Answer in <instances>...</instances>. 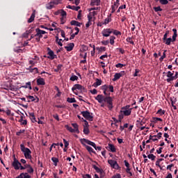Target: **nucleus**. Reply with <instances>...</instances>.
I'll return each instance as SVG.
<instances>
[{
    "mask_svg": "<svg viewBox=\"0 0 178 178\" xmlns=\"http://www.w3.org/2000/svg\"><path fill=\"white\" fill-rule=\"evenodd\" d=\"M52 162H54L55 166H58V162H59V159L56 157L51 158Z\"/></svg>",
    "mask_w": 178,
    "mask_h": 178,
    "instance_id": "c03bdc74",
    "label": "nucleus"
},
{
    "mask_svg": "<svg viewBox=\"0 0 178 178\" xmlns=\"http://www.w3.org/2000/svg\"><path fill=\"white\" fill-rule=\"evenodd\" d=\"M88 22L86 24V29H88L90 26H92V22H95V19L90 18V17H88Z\"/></svg>",
    "mask_w": 178,
    "mask_h": 178,
    "instance_id": "412c9836",
    "label": "nucleus"
},
{
    "mask_svg": "<svg viewBox=\"0 0 178 178\" xmlns=\"http://www.w3.org/2000/svg\"><path fill=\"white\" fill-rule=\"evenodd\" d=\"M35 31H36V34L35 35V37H36L35 40L37 41V42H40V40H41V38H42V35H44V34H47V32L38 28L35 29Z\"/></svg>",
    "mask_w": 178,
    "mask_h": 178,
    "instance_id": "20e7f679",
    "label": "nucleus"
},
{
    "mask_svg": "<svg viewBox=\"0 0 178 178\" xmlns=\"http://www.w3.org/2000/svg\"><path fill=\"white\" fill-rule=\"evenodd\" d=\"M154 10H155V12H162V8H161V6L154 7Z\"/></svg>",
    "mask_w": 178,
    "mask_h": 178,
    "instance_id": "bf43d9fd",
    "label": "nucleus"
},
{
    "mask_svg": "<svg viewBox=\"0 0 178 178\" xmlns=\"http://www.w3.org/2000/svg\"><path fill=\"white\" fill-rule=\"evenodd\" d=\"M112 33L114 34V35H122V32L113 29L112 31Z\"/></svg>",
    "mask_w": 178,
    "mask_h": 178,
    "instance_id": "a19ab883",
    "label": "nucleus"
},
{
    "mask_svg": "<svg viewBox=\"0 0 178 178\" xmlns=\"http://www.w3.org/2000/svg\"><path fill=\"white\" fill-rule=\"evenodd\" d=\"M34 19H35V10H33V13L31 14L30 18L28 19V23H33V22H34Z\"/></svg>",
    "mask_w": 178,
    "mask_h": 178,
    "instance_id": "5701e85b",
    "label": "nucleus"
},
{
    "mask_svg": "<svg viewBox=\"0 0 178 178\" xmlns=\"http://www.w3.org/2000/svg\"><path fill=\"white\" fill-rule=\"evenodd\" d=\"M29 118L33 123H35L37 122V119L35 118V115H34V113H30Z\"/></svg>",
    "mask_w": 178,
    "mask_h": 178,
    "instance_id": "c85d7f7f",
    "label": "nucleus"
},
{
    "mask_svg": "<svg viewBox=\"0 0 178 178\" xmlns=\"http://www.w3.org/2000/svg\"><path fill=\"white\" fill-rule=\"evenodd\" d=\"M167 77H168V79H172V77H173V73H172V72L170 71L168 72Z\"/></svg>",
    "mask_w": 178,
    "mask_h": 178,
    "instance_id": "13d9d810",
    "label": "nucleus"
},
{
    "mask_svg": "<svg viewBox=\"0 0 178 178\" xmlns=\"http://www.w3.org/2000/svg\"><path fill=\"white\" fill-rule=\"evenodd\" d=\"M177 76H178V72H176L175 76H173V77H172L171 79H167L166 81L167 83H170V81H173V80H176V79H177Z\"/></svg>",
    "mask_w": 178,
    "mask_h": 178,
    "instance_id": "7c9ffc66",
    "label": "nucleus"
},
{
    "mask_svg": "<svg viewBox=\"0 0 178 178\" xmlns=\"http://www.w3.org/2000/svg\"><path fill=\"white\" fill-rule=\"evenodd\" d=\"M84 140H88V139H86V138H82L80 140L81 141V144H82V145H83V147H85V148H86L87 151H88V152L90 154H95V151H94V149H92V147L87 145V142H85Z\"/></svg>",
    "mask_w": 178,
    "mask_h": 178,
    "instance_id": "0eeeda50",
    "label": "nucleus"
},
{
    "mask_svg": "<svg viewBox=\"0 0 178 178\" xmlns=\"http://www.w3.org/2000/svg\"><path fill=\"white\" fill-rule=\"evenodd\" d=\"M127 42H129V44L134 45V41H133V38L128 37L127 38Z\"/></svg>",
    "mask_w": 178,
    "mask_h": 178,
    "instance_id": "603ef678",
    "label": "nucleus"
},
{
    "mask_svg": "<svg viewBox=\"0 0 178 178\" xmlns=\"http://www.w3.org/2000/svg\"><path fill=\"white\" fill-rule=\"evenodd\" d=\"M83 133L86 134V136L90 134V129H88V127H83Z\"/></svg>",
    "mask_w": 178,
    "mask_h": 178,
    "instance_id": "5fc2aeb1",
    "label": "nucleus"
},
{
    "mask_svg": "<svg viewBox=\"0 0 178 178\" xmlns=\"http://www.w3.org/2000/svg\"><path fill=\"white\" fill-rule=\"evenodd\" d=\"M169 34V31H167L165 32V33L163 35V40H167L168 39V35Z\"/></svg>",
    "mask_w": 178,
    "mask_h": 178,
    "instance_id": "e2e57ef3",
    "label": "nucleus"
},
{
    "mask_svg": "<svg viewBox=\"0 0 178 178\" xmlns=\"http://www.w3.org/2000/svg\"><path fill=\"white\" fill-rule=\"evenodd\" d=\"M70 80L71 81H77V80H79V76H77L76 75H72V76L70 77Z\"/></svg>",
    "mask_w": 178,
    "mask_h": 178,
    "instance_id": "de8ad7c7",
    "label": "nucleus"
},
{
    "mask_svg": "<svg viewBox=\"0 0 178 178\" xmlns=\"http://www.w3.org/2000/svg\"><path fill=\"white\" fill-rule=\"evenodd\" d=\"M97 15L98 13L97 11H92L88 14V17H90V19H93L94 20H95V16H97Z\"/></svg>",
    "mask_w": 178,
    "mask_h": 178,
    "instance_id": "393cba45",
    "label": "nucleus"
},
{
    "mask_svg": "<svg viewBox=\"0 0 178 178\" xmlns=\"http://www.w3.org/2000/svg\"><path fill=\"white\" fill-rule=\"evenodd\" d=\"M90 5L91 6H99L101 5V0H91Z\"/></svg>",
    "mask_w": 178,
    "mask_h": 178,
    "instance_id": "b1692460",
    "label": "nucleus"
},
{
    "mask_svg": "<svg viewBox=\"0 0 178 178\" xmlns=\"http://www.w3.org/2000/svg\"><path fill=\"white\" fill-rule=\"evenodd\" d=\"M55 5H59V1L58 0H52L49 3L47 4V9H52Z\"/></svg>",
    "mask_w": 178,
    "mask_h": 178,
    "instance_id": "4468645a",
    "label": "nucleus"
},
{
    "mask_svg": "<svg viewBox=\"0 0 178 178\" xmlns=\"http://www.w3.org/2000/svg\"><path fill=\"white\" fill-rule=\"evenodd\" d=\"M67 102H69L70 104H73L74 102H76V101L74 97H72V98L68 97L67 99Z\"/></svg>",
    "mask_w": 178,
    "mask_h": 178,
    "instance_id": "a18cd8bd",
    "label": "nucleus"
},
{
    "mask_svg": "<svg viewBox=\"0 0 178 178\" xmlns=\"http://www.w3.org/2000/svg\"><path fill=\"white\" fill-rule=\"evenodd\" d=\"M72 126L74 127V129H75L76 133L79 134V133H80V131L79 130V124H77V123H72Z\"/></svg>",
    "mask_w": 178,
    "mask_h": 178,
    "instance_id": "72a5a7b5",
    "label": "nucleus"
},
{
    "mask_svg": "<svg viewBox=\"0 0 178 178\" xmlns=\"http://www.w3.org/2000/svg\"><path fill=\"white\" fill-rule=\"evenodd\" d=\"M65 49L70 52V51H73V48H74V43H70L68 46L65 47Z\"/></svg>",
    "mask_w": 178,
    "mask_h": 178,
    "instance_id": "bb28decb",
    "label": "nucleus"
},
{
    "mask_svg": "<svg viewBox=\"0 0 178 178\" xmlns=\"http://www.w3.org/2000/svg\"><path fill=\"white\" fill-rule=\"evenodd\" d=\"M115 40H116V37H115L114 35H111L110 36V44L111 45H114L115 44Z\"/></svg>",
    "mask_w": 178,
    "mask_h": 178,
    "instance_id": "e433bc0d",
    "label": "nucleus"
},
{
    "mask_svg": "<svg viewBox=\"0 0 178 178\" xmlns=\"http://www.w3.org/2000/svg\"><path fill=\"white\" fill-rule=\"evenodd\" d=\"M27 98L29 99H31V101L32 102H40V99L37 96H35V97H34V96L29 95V96H27Z\"/></svg>",
    "mask_w": 178,
    "mask_h": 178,
    "instance_id": "aec40b11",
    "label": "nucleus"
},
{
    "mask_svg": "<svg viewBox=\"0 0 178 178\" xmlns=\"http://www.w3.org/2000/svg\"><path fill=\"white\" fill-rule=\"evenodd\" d=\"M160 3H161V5H168L169 1L168 0H160Z\"/></svg>",
    "mask_w": 178,
    "mask_h": 178,
    "instance_id": "6e6d98bb",
    "label": "nucleus"
},
{
    "mask_svg": "<svg viewBox=\"0 0 178 178\" xmlns=\"http://www.w3.org/2000/svg\"><path fill=\"white\" fill-rule=\"evenodd\" d=\"M19 122L23 126H26V124H27V120H24V115L20 116V119L19 120Z\"/></svg>",
    "mask_w": 178,
    "mask_h": 178,
    "instance_id": "cd10ccee",
    "label": "nucleus"
},
{
    "mask_svg": "<svg viewBox=\"0 0 178 178\" xmlns=\"http://www.w3.org/2000/svg\"><path fill=\"white\" fill-rule=\"evenodd\" d=\"M166 52L168 50H164L162 56L159 58L160 62H163V59L166 58Z\"/></svg>",
    "mask_w": 178,
    "mask_h": 178,
    "instance_id": "4c0bfd02",
    "label": "nucleus"
},
{
    "mask_svg": "<svg viewBox=\"0 0 178 178\" xmlns=\"http://www.w3.org/2000/svg\"><path fill=\"white\" fill-rule=\"evenodd\" d=\"M97 49H99V52H105V51H106V47H101L100 48H97Z\"/></svg>",
    "mask_w": 178,
    "mask_h": 178,
    "instance_id": "4d7b16f0",
    "label": "nucleus"
},
{
    "mask_svg": "<svg viewBox=\"0 0 178 178\" xmlns=\"http://www.w3.org/2000/svg\"><path fill=\"white\" fill-rule=\"evenodd\" d=\"M4 113H6L7 115V116H13V114H12V111L9 109L5 111H2Z\"/></svg>",
    "mask_w": 178,
    "mask_h": 178,
    "instance_id": "09e8293b",
    "label": "nucleus"
},
{
    "mask_svg": "<svg viewBox=\"0 0 178 178\" xmlns=\"http://www.w3.org/2000/svg\"><path fill=\"white\" fill-rule=\"evenodd\" d=\"M165 110H162V108H160L156 112V115H160V116H163V115H165Z\"/></svg>",
    "mask_w": 178,
    "mask_h": 178,
    "instance_id": "49530a36",
    "label": "nucleus"
},
{
    "mask_svg": "<svg viewBox=\"0 0 178 178\" xmlns=\"http://www.w3.org/2000/svg\"><path fill=\"white\" fill-rule=\"evenodd\" d=\"M38 86H45V79L44 78H39L36 81Z\"/></svg>",
    "mask_w": 178,
    "mask_h": 178,
    "instance_id": "4be33fe9",
    "label": "nucleus"
},
{
    "mask_svg": "<svg viewBox=\"0 0 178 178\" xmlns=\"http://www.w3.org/2000/svg\"><path fill=\"white\" fill-rule=\"evenodd\" d=\"M104 102L106 104V106H107L109 111L113 109V99L111 96L105 97Z\"/></svg>",
    "mask_w": 178,
    "mask_h": 178,
    "instance_id": "7ed1b4c3",
    "label": "nucleus"
},
{
    "mask_svg": "<svg viewBox=\"0 0 178 178\" xmlns=\"http://www.w3.org/2000/svg\"><path fill=\"white\" fill-rule=\"evenodd\" d=\"M63 143H64L65 148H67V147H69V142H67L66 139H63Z\"/></svg>",
    "mask_w": 178,
    "mask_h": 178,
    "instance_id": "052dcab7",
    "label": "nucleus"
},
{
    "mask_svg": "<svg viewBox=\"0 0 178 178\" xmlns=\"http://www.w3.org/2000/svg\"><path fill=\"white\" fill-rule=\"evenodd\" d=\"M47 55H49V56L47 57L48 59L54 60V59H56V58H58L55 53H54V51H52L49 47L47 48Z\"/></svg>",
    "mask_w": 178,
    "mask_h": 178,
    "instance_id": "ddd939ff",
    "label": "nucleus"
},
{
    "mask_svg": "<svg viewBox=\"0 0 178 178\" xmlns=\"http://www.w3.org/2000/svg\"><path fill=\"white\" fill-rule=\"evenodd\" d=\"M111 22H112V18H111V17H108L105 19L104 22H103V24H108L109 23H111Z\"/></svg>",
    "mask_w": 178,
    "mask_h": 178,
    "instance_id": "58836bf2",
    "label": "nucleus"
},
{
    "mask_svg": "<svg viewBox=\"0 0 178 178\" xmlns=\"http://www.w3.org/2000/svg\"><path fill=\"white\" fill-rule=\"evenodd\" d=\"M81 115L83 116L86 120H89V122H92L94 120V117L92 116V113H90L88 111H81Z\"/></svg>",
    "mask_w": 178,
    "mask_h": 178,
    "instance_id": "423d86ee",
    "label": "nucleus"
},
{
    "mask_svg": "<svg viewBox=\"0 0 178 178\" xmlns=\"http://www.w3.org/2000/svg\"><path fill=\"white\" fill-rule=\"evenodd\" d=\"M96 101H98L99 104H101V107L102 108H105V106H106V104L103 103L104 99H105V97H104V95H98L96 97H95Z\"/></svg>",
    "mask_w": 178,
    "mask_h": 178,
    "instance_id": "6e6552de",
    "label": "nucleus"
},
{
    "mask_svg": "<svg viewBox=\"0 0 178 178\" xmlns=\"http://www.w3.org/2000/svg\"><path fill=\"white\" fill-rule=\"evenodd\" d=\"M92 168L93 169H95V170H96L97 173H102V169L98 168L97 165H93Z\"/></svg>",
    "mask_w": 178,
    "mask_h": 178,
    "instance_id": "ea45409f",
    "label": "nucleus"
},
{
    "mask_svg": "<svg viewBox=\"0 0 178 178\" xmlns=\"http://www.w3.org/2000/svg\"><path fill=\"white\" fill-rule=\"evenodd\" d=\"M152 122L153 123H158V122H163L162 118H156V117H153L152 118Z\"/></svg>",
    "mask_w": 178,
    "mask_h": 178,
    "instance_id": "c9c22d12",
    "label": "nucleus"
},
{
    "mask_svg": "<svg viewBox=\"0 0 178 178\" xmlns=\"http://www.w3.org/2000/svg\"><path fill=\"white\" fill-rule=\"evenodd\" d=\"M131 111H133V108H130V105L122 107L118 115L119 121L122 122L124 116H130L131 115Z\"/></svg>",
    "mask_w": 178,
    "mask_h": 178,
    "instance_id": "f257e3e1",
    "label": "nucleus"
},
{
    "mask_svg": "<svg viewBox=\"0 0 178 178\" xmlns=\"http://www.w3.org/2000/svg\"><path fill=\"white\" fill-rule=\"evenodd\" d=\"M60 15L62 16V17H61V22H62V20H63V18L66 17V15H67L66 11H65L63 10H60Z\"/></svg>",
    "mask_w": 178,
    "mask_h": 178,
    "instance_id": "8fccbe9b",
    "label": "nucleus"
},
{
    "mask_svg": "<svg viewBox=\"0 0 178 178\" xmlns=\"http://www.w3.org/2000/svg\"><path fill=\"white\" fill-rule=\"evenodd\" d=\"M22 163H20V162H19V160H17L16 156H15L14 155V159H13V162L12 163V166L14 167V169L15 170H19V169H20Z\"/></svg>",
    "mask_w": 178,
    "mask_h": 178,
    "instance_id": "9b49d317",
    "label": "nucleus"
},
{
    "mask_svg": "<svg viewBox=\"0 0 178 178\" xmlns=\"http://www.w3.org/2000/svg\"><path fill=\"white\" fill-rule=\"evenodd\" d=\"M124 66H126V65H123L122 63H118L115 67H120V69H122V67H124Z\"/></svg>",
    "mask_w": 178,
    "mask_h": 178,
    "instance_id": "0e129e2a",
    "label": "nucleus"
},
{
    "mask_svg": "<svg viewBox=\"0 0 178 178\" xmlns=\"http://www.w3.org/2000/svg\"><path fill=\"white\" fill-rule=\"evenodd\" d=\"M119 5H120V1L116 0V1L114 2L113 5L111 6V13L116 12V9L119 8Z\"/></svg>",
    "mask_w": 178,
    "mask_h": 178,
    "instance_id": "2eb2a0df",
    "label": "nucleus"
},
{
    "mask_svg": "<svg viewBox=\"0 0 178 178\" xmlns=\"http://www.w3.org/2000/svg\"><path fill=\"white\" fill-rule=\"evenodd\" d=\"M65 127L68 131L70 133H76V131L74 129L72 128V127H69V125H65Z\"/></svg>",
    "mask_w": 178,
    "mask_h": 178,
    "instance_id": "37998d69",
    "label": "nucleus"
},
{
    "mask_svg": "<svg viewBox=\"0 0 178 178\" xmlns=\"http://www.w3.org/2000/svg\"><path fill=\"white\" fill-rule=\"evenodd\" d=\"M71 26H76L77 27H81V23L76 21V20H72L70 22Z\"/></svg>",
    "mask_w": 178,
    "mask_h": 178,
    "instance_id": "c756f323",
    "label": "nucleus"
},
{
    "mask_svg": "<svg viewBox=\"0 0 178 178\" xmlns=\"http://www.w3.org/2000/svg\"><path fill=\"white\" fill-rule=\"evenodd\" d=\"M35 63H37V61H35L33 60H29V64L31 65V66H34V65H35Z\"/></svg>",
    "mask_w": 178,
    "mask_h": 178,
    "instance_id": "69168bd1",
    "label": "nucleus"
},
{
    "mask_svg": "<svg viewBox=\"0 0 178 178\" xmlns=\"http://www.w3.org/2000/svg\"><path fill=\"white\" fill-rule=\"evenodd\" d=\"M149 140H152V141H158V138H156V135H154V136L150 135Z\"/></svg>",
    "mask_w": 178,
    "mask_h": 178,
    "instance_id": "3c124183",
    "label": "nucleus"
},
{
    "mask_svg": "<svg viewBox=\"0 0 178 178\" xmlns=\"http://www.w3.org/2000/svg\"><path fill=\"white\" fill-rule=\"evenodd\" d=\"M101 84H102V80L99 79H96V82H95L92 86L97 88V87H98L99 86H101Z\"/></svg>",
    "mask_w": 178,
    "mask_h": 178,
    "instance_id": "a878e982",
    "label": "nucleus"
},
{
    "mask_svg": "<svg viewBox=\"0 0 178 178\" xmlns=\"http://www.w3.org/2000/svg\"><path fill=\"white\" fill-rule=\"evenodd\" d=\"M172 31L174 33V34L172 35V41H176V38L177 37V29H173Z\"/></svg>",
    "mask_w": 178,
    "mask_h": 178,
    "instance_id": "f704fd0d",
    "label": "nucleus"
},
{
    "mask_svg": "<svg viewBox=\"0 0 178 178\" xmlns=\"http://www.w3.org/2000/svg\"><path fill=\"white\" fill-rule=\"evenodd\" d=\"M147 158L149 159H151L152 161H155V158H156V156H155V155L150 154L149 155H147Z\"/></svg>",
    "mask_w": 178,
    "mask_h": 178,
    "instance_id": "864d4df0",
    "label": "nucleus"
},
{
    "mask_svg": "<svg viewBox=\"0 0 178 178\" xmlns=\"http://www.w3.org/2000/svg\"><path fill=\"white\" fill-rule=\"evenodd\" d=\"M122 76H124V71H122L119 73H115L114 75V78L113 79V81H116L119 80Z\"/></svg>",
    "mask_w": 178,
    "mask_h": 178,
    "instance_id": "dca6fc26",
    "label": "nucleus"
},
{
    "mask_svg": "<svg viewBox=\"0 0 178 178\" xmlns=\"http://www.w3.org/2000/svg\"><path fill=\"white\" fill-rule=\"evenodd\" d=\"M80 56H83L84 60H81L80 63H87V60H86L87 58V53H84L81 54Z\"/></svg>",
    "mask_w": 178,
    "mask_h": 178,
    "instance_id": "473e14b6",
    "label": "nucleus"
},
{
    "mask_svg": "<svg viewBox=\"0 0 178 178\" xmlns=\"http://www.w3.org/2000/svg\"><path fill=\"white\" fill-rule=\"evenodd\" d=\"M108 165H110L112 169H115V170H120L121 169L120 165H119V164L118 163V161L113 159H108Z\"/></svg>",
    "mask_w": 178,
    "mask_h": 178,
    "instance_id": "39448f33",
    "label": "nucleus"
},
{
    "mask_svg": "<svg viewBox=\"0 0 178 178\" xmlns=\"http://www.w3.org/2000/svg\"><path fill=\"white\" fill-rule=\"evenodd\" d=\"M166 45H170V43L172 42V38H169L165 39V40H163Z\"/></svg>",
    "mask_w": 178,
    "mask_h": 178,
    "instance_id": "79ce46f5",
    "label": "nucleus"
},
{
    "mask_svg": "<svg viewBox=\"0 0 178 178\" xmlns=\"http://www.w3.org/2000/svg\"><path fill=\"white\" fill-rule=\"evenodd\" d=\"M73 92L74 94H76V95H77V93L74 91H76V90H79V91H84L86 90V88H84V86L80 85V84H75L74 85V86L72 88Z\"/></svg>",
    "mask_w": 178,
    "mask_h": 178,
    "instance_id": "f8f14e48",
    "label": "nucleus"
},
{
    "mask_svg": "<svg viewBox=\"0 0 178 178\" xmlns=\"http://www.w3.org/2000/svg\"><path fill=\"white\" fill-rule=\"evenodd\" d=\"M106 149L111 152H116V147H115V145L111 143H108V147H106Z\"/></svg>",
    "mask_w": 178,
    "mask_h": 178,
    "instance_id": "6ab92c4d",
    "label": "nucleus"
},
{
    "mask_svg": "<svg viewBox=\"0 0 178 178\" xmlns=\"http://www.w3.org/2000/svg\"><path fill=\"white\" fill-rule=\"evenodd\" d=\"M112 31H113V29L106 28L102 30V35L103 37H110Z\"/></svg>",
    "mask_w": 178,
    "mask_h": 178,
    "instance_id": "1a4fd4ad",
    "label": "nucleus"
},
{
    "mask_svg": "<svg viewBox=\"0 0 178 178\" xmlns=\"http://www.w3.org/2000/svg\"><path fill=\"white\" fill-rule=\"evenodd\" d=\"M20 149L22 152H23L24 157L26 159H33V156H31V150L27 147H25L24 144L20 145Z\"/></svg>",
    "mask_w": 178,
    "mask_h": 178,
    "instance_id": "f03ea898",
    "label": "nucleus"
},
{
    "mask_svg": "<svg viewBox=\"0 0 178 178\" xmlns=\"http://www.w3.org/2000/svg\"><path fill=\"white\" fill-rule=\"evenodd\" d=\"M102 45H108L109 44V40H103L102 41Z\"/></svg>",
    "mask_w": 178,
    "mask_h": 178,
    "instance_id": "338daca9",
    "label": "nucleus"
},
{
    "mask_svg": "<svg viewBox=\"0 0 178 178\" xmlns=\"http://www.w3.org/2000/svg\"><path fill=\"white\" fill-rule=\"evenodd\" d=\"M4 90H7L8 91H17V88L16 86L9 83L6 88H4Z\"/></svg>",
    "mask_w": 178,
    "mask_h": 178,
    "instance_id": "a211bd4d",
    "label": "nucleus"
},
{
    "mask_svg": "<svg viewBox=\"0 0 178 178\" xmlns=\"http://www.w3.org/2000/svg\"><path fill=\"white\" fill-rule=\"evenodd\" d=\"M83 141L85 143H86V144H88V145H91V147H93V148H95V149H96V151H101V149H102V147L97 146V145H95V143L92 142L90 140H83Z\"/></svg>",
    "mask_w": 178,
    "mask_h": 178,
    "instance_id": "9d476101",
    "label": "nucleus"
},
{
    "mask_svg": "<svg viewBox=\"0 0 178 178\" xmlns=\"http://www.w3.org/2000/svg\"><path fill=\"white\" fill-rule=\"evenodd\" d=\"M26 131V130L24 129H21L19 130V131L16 133V136H20L21 134H22L23 133H24Z\"/></svg>",
    "mask_w": 178,
    "mask_h": 178,
    "instance_id": "680f3d73",
    "label": "nucleus"
},
{
    "mask_svg": "<svg viewBox=\"0 0 178 178\" xmlns=\"http://www.w3.org/2000/svg\"><path fill=\"white\" fill-rule=\"evenodd\" d=\"M22 88H29V90H33V88L31 87V82H27L26 85L22 86Z\"/></svg>",
    "mask_w": 178,
    "mask_h": 178,
    "instance_id": "2f4dec72",
    "label": "nucleus"
},
{
    "mask_svg": "<svg viewBox=\"0 0 178 178\" xmlns=\"http://www.w3.org/2000/svg\"><path fill=\"white\" fill-rule=\"evenodd\" d=\"M112 178H122V176L120 175V174H117L113 176Z\"/></svg>",
    "mask_w": 178,
    "mask_h": 178,
    "instance_id": "774afa93",
    "label": "nucleus"
},
{
    "mask_svg": "<svg viewBox=\"0 0 178 178\" xmlns=\"http://www.w3.org/2000/svg\"><path fill=\"white\" fill-rule=\"evenodd\" d=\"M124 165L127 168V169H126L127 173H129V175L130 176H133V173H131V172H130L131 170V168H130V163H129L127 160H124Z\"/></svg>",
    "mask_w": 178,
    "mask_h": 178,
    "instance_id": "f3484780",
    "label": "nucleus"
}]
</instances>
